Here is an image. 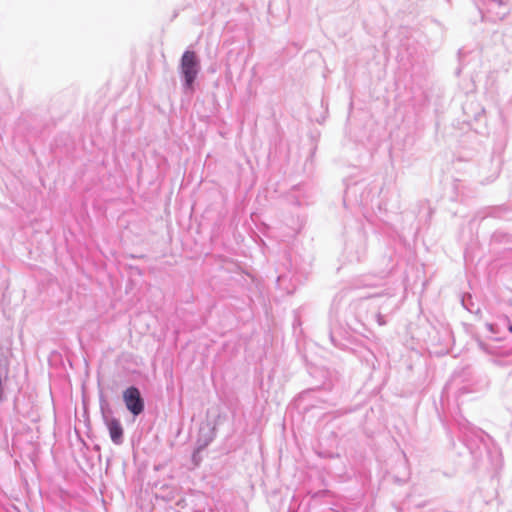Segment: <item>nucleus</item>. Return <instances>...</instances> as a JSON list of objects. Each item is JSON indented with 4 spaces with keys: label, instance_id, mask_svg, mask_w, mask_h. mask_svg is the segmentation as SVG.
Segmentation results:
<instances>
[{
    "label": "nucleus",
    "instance_id": "7ed1b4c3",
    "mask_svg": "<svg viewBox=\"0 0 512 512\" xmlns=\"http://www.w3.org/2000/svg\"><path fill=\"white\" fill-rule=\"evenodd\" d=\"M123 401L127 410L137 417L144 412L145 401L138 387L129 386L123 391Z\"/></svg>",
    "mask_w": 512,
    "mask_h": 512
},
{
    "label": "nucleus",
    "instance_id": "0eeeda50",
    "mask_svg": "<svg viewBox=\"0 0 512 512\" xmlns=\"http://www.w3.org/2000/svg\"><path fill=\"white\" fill-rule=\"evenodd\" d=\"M203 431L204 429L200 430V436L197 440V452L205 449L215 437L214 428L208 427L207 434H204Z\"/></svg>",
    "mask_w": 512,
    "mask_h": 512
},
{
    "label": "nucleus",
    "instance_id": "9d476101",
    "mask_svg": "<svg viewBox=\"0 0 512 512\" xmlns=\"http://www.w3.org/2000/svg\"><path fill=\"white\" fill-rule=\"evenodd\" d=\"M486 327H487V329H488L491 333H495L494 325H493V324L487 323V324H486Z\"/></svg>",
    "mask_w": 512,
    "mask_h": 512
},
{
    "label": "nucleus",
    "instance_id": "423d86ee",
    "mask_svg": "<svg viewBox=\"0 0 512 512\" xmlns=\"http://www.w3.org/2000/svg\"><path fill=\"white\" fill-rule=\"evenodd\" d=\"M500 169V162H481L480 171H488L490 173L489 176L481 179V183H489L494 181L498 177Z\"/></svg>",
    "mask_w": 512,
    "mask_h": 512
},
{
    "label": "nucleus",
    "instance_id": "9b49d317",
    "mask_svg": "<svg viewBox=\"0 0 512 512\" xmlns=\"http://www.w3.org/2000/svg\"><path fill=\"white\" fill-rule=\"evenodd\" d=\"M506 322H507V328L508 330L512 333V324L509 322L508 319H506Z\"/></svg>",
    "mask_w": 512,
    "mask_h": 512
},
{
    "label": "nucleus",
    "instance_id": "6e6552de",
    "mask_svg": "<svg viewBox=\"0 0 512 512\" xmlns=\"http://www.w3.org/2000/svg\"><path fill=\"white\" fill-rule=\"evenodd\" d=\"M461 304L466 310H468L471 313H475V314L481 313L480 308L478 306L475 307V304L472 300V296L470 294H465L462 296Z\"/></svg>",
    "mask_w": 512,
    "mask_h": 512
},
{
    "label": "nucleus",
    "instance_id": "f03ea898",
    "mask_svg": "<svg viewBox=\"0 0 512 512\" xmlns=\"http://www.w3.org/2000/svg\"><path fill=\"white\" fill-rule=\"evenodd\" d=\"M178 70L184 92H194V84L201 70L197 54L194 51L186 50L181 56Z\"/></svg>",
    "mask_w": 512,
    "mask_h": 512
},
{
    "label": "nucleus",
    "instance_id": "20e7f679",
    "mask_svg": "<svg viewBox=\"0 0 512 512\" xmlns=\"http://www.w3.org/2000/svg\"><path fill=\"white\" fill-rule=\"evenodd\" d=\"M481 350L496 357H507L512 354V344H501L497 338L490 339L487 342H479Z\"/></svg>",
    "mask_w": 512,
    "mask_h": 512
},
{
    "label": "nucleus",
    "instance_id": "f8f14e48",
    "mask_svg": "<svg viewBox=\"0 0 512 512\" xmlns=\"http://www.w3.org/2000/svg\"><path fill=\"white\" fill-rule=\"evenodd\" d=\"M330 339H331V342L336 346L337 344H336L335 339L332 334H330Z\"/></svg>",
    "mask_w": 512,
    "mask_h": 512
},
{
    "label": "nucleus",
    "instance_id": "1a4fd4ad",
    "mask_svg": "<svg viewBox=\"0 0 512 512\" xmlns=\"http://www.w3.org/2000/svg\"><path fill=\"white\" fill-rule=\"evenodd\" d=\"M294 198V203L296 205H304V204H307L308 202L305 200L304 197L300 196V195H293L292 196Z\"/></svg>",
    "mask_w": 512,
    "mask_h": 512
},
{
    "label": "nucleus",
    "instance_id": "39448f33",
    "mask_svg": "<svg viewBox=\"0 0 512 512\" xmlns=\"http://www.w3.org/2000/svg\"><path fill=\"white\" fill-rule=\"evenodd\" d=\"M101 410L103 414V420L109 431L111 441L116 445L122 444L124 431L120 420L106 415L103 410V405H101Z\"/></svg>",
    "mask_w": 512,
    "mask_h": 512
},
{
    "label": "nucleus",
    "instance_id": "f257e3e1",
    "mask_svg": "<svg viewBox=\"0 0 512 512\" xmlns=\"http://www.w3.org/2000/svg\"><path fill=\"white\" fill-rule=\"evenodd\" d=\"M357 317L359 321H369L374 319L378 325L383 326L386 324L385 316L383 313H390L396 309V304L390 298H387L383 303H379L378 297H366L357 303Z\"/></svg>",
    "mask_w": 512,
    "mask_h": 512
}]
</instances>
